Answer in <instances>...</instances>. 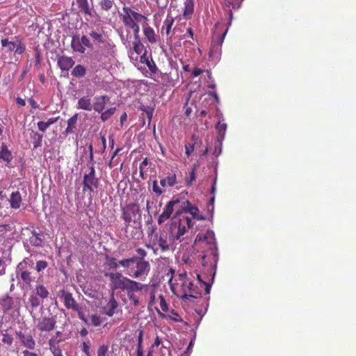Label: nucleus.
I'll return each instance as SVG.
<instances>
[{"label": "nucleus", "mask_w": 356, "mask_h": 356, "mask_svg": "<svg viewBox=\"0 0 356 356\" xmlns=\"http://www.w3.org/2000/svg\"><path fill=\"white\" fill-rule=\"evenodd\" d=\"M222 24H215L209 56H220L221 46L228 31V27H222Z\"/></svg>", "instance_id": "1"}, {"label": "nucleus", "mask_w": 356, "mask_h": 356, "mask_svg": "<svg viewBox=\"0 0 356 356\" xmlns=\"http://www.w3.org/2000/svg\"><path fill=\"white\" fill-rule=\"evenodd\" d=\"M205 242L210 246L211 249V255L212 256V260L214 264L211 265V270H213V268H216V263L218 259L217 255V249L215 243V234L214 232L211 230H207L204 234H199L197 235L195 242Z\"/></svg>", "instance_id": "2"}, {"label": "nucleus", "mask_w": 356, "mask_h": 356, "mask_svg": "<svg viewBox=\"0 0 356 356\" xmlns=\"http://www.w3.org/2000/svg\"><path fill=\"white\" fill-rule=\"evenodd\" d=\"M49 295L47 289L42 284H37L35 288L31 291L29 302L33 309H35L43 302V300Z\"/></svg>", "instance_id": "3"}, {"label": "nucleus", "mask_w": 356, "mask_h": 356, "mask_svg": "<svg viewBox=\"0 0 356 356\" xmlns=\"http://www.w3.org/2000/svg\"><path fill=\"white\" fill-rule=\"evenodd\" d=\"M134 264H136V269H131L128 271L127 274L130 277L138 278L140 280H145L150 271V264L149 261L144 259H138V257H136V260Z\"/></svg>", "instance_id": "4"}, {"label": "nucleus", "mask_w": 356, "mask_h": 356, "mask_svg": "<svg viewBox=\"0 0 356 356\" xmlns=\"http://www.w3.org/2000/svg\"><path fill=\"white\" fill-rule=\"evenodd\" d=\"M17 277L22 282V288L27 291L33 288V284L35 282V276L27 269H24L22 264H20L17 270Z\"/></svg>", "instance_id": "5"}, {"label": "nucleus", "mask_w": 356, "mask_h": 356, "mask_svg": "<svg viewBox=\"0 0 356 356\" xmlns=\"http://www.w3.org/2000/svg\"><path fill=\"white\" fill-rule=\"evenodd\" d=\"M180 280L183 281L181 290L184 293L181 298L188 300L190 298H198L201 297V293L194 286L193 283L186 278L185 275H179Z\"/></svg>", "instance_id": "6"}, {"label": "nucleus", "mask_w": 356, "mask_h": 356, "mask_svg": "<svg viewBox=\"0 0 356 356\" xmlns=\"http://www.w3.org/2000/svg\"><path fill=\"white\" fill-rule=\"evenodd\" d=\"M186 226L188 228H193V226L192 220L188 217H186L184 220H179L177 227L176 223L172 225L171 229L173 241H179V242L183 241V236L186 233Z\"/></svg>", "instance_id": "7"}, {"label": "nucleus", "mask_w": 356, "mask_h": 356, "mask_svg": "<svg viewBox=\"0 0 356 356\" xmlns=\"http://www.w3.org/2000/svg\"><path fill=\"white\" fill-rule=\"evenodd\" d=\"M122 219L127 223L137 222L141 219L140 207L136 204H129L122 210Z\"/></svg>", "instance_id": "8"}, {"label": "nucleus", "mask_w": 356, "mask_h": 356, "mask_svg": "<svg viewBox=\"0 0 356 356\" xmlns=\"http://www.w3.org/2000/svg\"><path fill=\"white\" fill-rule=\"evenodd\" d=\"M108 277L111 282V288L113 290L122 289L125 290L129 278L124 277L120 273H109L106 274Z\"/></svg>", "instance_id": "9"}, {"label": "nucleus", "mask_w": 356, "mask_h": 356, "mask_svg": "<svg viewBox=\"0 0 356 356\" xmlns=\"http://www.w3.org/2000/svg\"><path fill=\"white\" fill-rule=\"evenodd\" d=\"M58 296L62 299L65 306L67 309H72L74 311H79V305L76 303L71 293L62 290L59 291Z\"/></svg>", "instance_id": "10"}, {"label": "nucleus", "mask_w": 356, "mask_h": 356, "mask_svg": "<svg viewBox=\"0 0 356 356\" xmlns=\"http://www.w3.org/2000/svg\"><path fill=\"white\" fill-rule=\"evenodd\" d=\"M56 323L54 317H42L38 319L37 327L42 332H50L55 328Z\"/></svg>", "instance_id": "11"}, {"label": "nucleus", "mask_w": 356, "mask_h": 356, "mask_svg": "<svg viewBox=\"0 0 356 356\" xmlns=\"http://www.w3.org/2000/svg\"><path fill=\"white\" fill-rule=\"evenodd\" d=\"M123 19L124 22H140L145 19V16L139 14L130 8H124Z\"/></svg>", "instance_id": "12"}, {"label": "nucleus", "mask_w": 356, "mask_h": 356, "mask_svg": "<svg viewBox=\"0 0 356 356\" xmlns=\"http://www.w3.org/2000/svg\"><path fill=\"white\" fill-rule=\"evenodd\" d=\"M179 203L178 200H170L165 206L162 213L159 216L158 223L159 225L163 224L167 220H168L174 211V206Z\"/></svg>", "instance_id": "13"}, {"label": "nucleus", "mask_w": 356, "mask_h": 356, "mask_svg": "<svg viewBox=\"0 0 356 356\" xmlns=\"http://www.w3.org/2000/svg\"><path fill=\"white\" fill-rule=\"evenodd\" d=\"M182 210L185 213H188L191 215L193 218L202 220H204V217L200 213L199 209L191 204L189 201H186L182 207Z\"/></svg>", "instance_id": "14"}, {"label": "nucleus", "mask_w": 356, "mask_h": 356, "mask_svg": "<svg viewBox=\"0 0 356 356\" xmlns=\"http://www.w3.org/2000/svg\"><path fill=\"white\" fill-rule=\"evenodd\" d=\"M110 102V98L107 95L96 96L94 98L93 108L96 112L102 113L106 105Z\"/></svg>", "instance_id": "15"}, {"label": "nucleus", "mask_w": 356, "mask_h": 356, "mask_svg": "<svg viewBox=\"0 0 356 356\" xmlns=\"http://www.w3.org/2000/svg\"><path fill=\"white\" fill-rule=\"evenodd\" d=\"M16 334L19 340L25 347L29 349L35 348V342L31 335L25 334L21 332H17Z\"/></svg>", "instance_id": "16"}, {"label": "nucleus", "mask_w": 356, "mask_h": 356, "mask_svg": "<svg viewBox=\"0 0 356 356\" xmlns=\"http://www.w3.org/2000/svg\"><path fill=\"white\" fill-rule=\"evenodd\" d=\"M95 170L93 166L90 167V172L86 174L83 177V185H93L94 188H97L98 186V179L95 176Z\"/></svg>", "instance_id": "17"}, {"label": "nucleus", "mask_w": 356, "mask_h": 356, "mask_svg": "<svg viewBox=\"0 0 356 356\" xmlns=\"http://www.w3.org/2000/svg\"><path fill=\"white\" fill-rule=\"evenodd\" d=\"M74 65V60L66 56H63L58 59V65L62 71L67 72Z\"/></svg>", "instance_id": "18"}, {"label": "nucleus", "mask_w": 356, "mask_h": 356, "mask_svg": "<svg viewBox=\"0 0 356 356\" xmlns=\"http://www.w3.org/2000/svg\"><path fill=\"white\" fill-rule=\"evenodd\" d=\"M77 108L90 111L93 108V104L88 96H83L79 99L77 103Z\"/></svg>", "instance_id": "19"}, {"label": "nucleus", "mask_w": 356, "mask_h": 356, "mask_svg": "<svg viewBox=\"0 0 356 356\" xmlns=\"http://www.w3.org/2000/svg\"><path fill=\"white\" fill-rule=\"evenodd\" d=\"M147 285L146 284H143L129 279L125 290H127V292L130 291L131 293H134V291H141L143 289L147 288Z\"/></svg>", "instance_id": "20"}, {"label": "nucleus", "mask_w": 356, "mask_h": 356, "mask_svg": "<svg viewBox=\"0 0 356 356\" xmlns=\"http://www.w3.org/2000/svg\"><path fill=\"white\" fill-rule=\"evenodd\" d=\"M9 202L13 209H19L21 206L22 195L19 191L13 192L10 196Z\"/></svg>", "instance_id": "21"}, {"label": "nucleus", "mask_w": 356, "mask_h": 356, "mask_svg": "<svg viewBox=\"0 0 356 356\" xmlns=\"http://www.w3.org/2000/svg\"><path fill=\"white\" fill-rule=\"evenodd\" d=\"M117 307L118 302L113 296H112L106 305L104 307V312L108 316H112L115 314Z\"/></svg>", "instance_id": "22"}, {"label": "nucleus", "mask_w": 356, "mask_h": 356, "mask_svg": "<svg viewBox=\"0 0 356 356\" xmlns=\"http://www.w3.org/2000/svg\"><path fill=\"white\" fill-rule=\"evenodd\" d=\"M71 47L74 51L79 52L80 54H83L85 52V48L83 47L80 38L77 35L72 36Z\"/></svg>", "instance_id": "23"}, {"label": "nucleus", "mask_w": 356, "mask_h": 356, "mask_svg": "<svg viewBox=\"0 0 356 356\" xmlns=\"http://www.w3.org/2000/svg\"><path fill=\"white\" fill-rule=\"evenodd\" d=\"M1 43L5 53L13 52L17 47V41H11L8 38L2 39Z\"/></svg>", "instance_id": "24"}, {"label": "nucleus", "mask_w": 356, "mask_h": 356, "mask_svg": "<svg viewBox=\"0 0 356 356\" xmlns=\"http://www.w3.org/2000/svg\"><path fill=\"white\" fill-rule=\"evenodd\" d=\"M77 120H78V114L77 113L74 114L70 119H68L67 127L64 131V134L68 135L69 134L74 132V130L76 128Z\"/></svg>", "instance_id": "25"}, {"label": "nucleus", "mask_w": 356, "mask_h": 356, "mask_svg": "<svg viewBox=\"0 0 356 356\" xmlns=\"http://www.w3.org/2000/svg\"><path fill=\"white\" fill-rule=\"evenodd\" d=\"M194 10L193 0H185L184 2V17L186 20L188 19L190 16L192 15Z\"/></svg>", "instance_id": "26"}, {"label": "nucleus", "mask_w": 356, "mask_h": 356, "mask_svg": "<svg viewBox=\"0 0 356 356\" xmlns=\"http://www.w3.org/2000/svg\"><path fill=\"white\" fill-rule=\"evenodd\" d=\"M62 340L56 339V338L53 339H49V345L51 351L52 352L54 356H63L61 353V350L57 346V344L60 342Z\"/></svg>", "instance_id": "27"}, {"label": "nucleus", "mask_w": 356, "mask_h": 356, "mask_svg": "<svg viewBox=\"0 0 356 356\" xmlns=\"http://www.w3.org/2000/svg\"><path fill=\"white\" fill-rule=\"evenodd\" d=\"M0 159L7 162V163H10L13 159L11 152L8 150L7 146L4 143L1 144Z\"/></svg>", "instance_id": "28"}, {"label": "nucleus", "mask_w": 356, "mask_h": 356, "mask_svg": "<svg viewBox=\"0 0 356 356\" xmlns=\"http://www.w3.org/2000/svg\"><path fill=\"white\" fill-rule=\"evenodd\" d=\"M218 135V142L220 145H222V142L225 138V132L227 130V124L224 122H218L216 127Z\"/></svg>", "instance_id": "29"}, {"label": "nucleus", "mask_w": 356, "mask_h": 356, "mask_svg": "<svg viewBox=\"0 0 356 356\" xmlns=\"http://www.w3.org/2000/svg\"><path fill=\"white\" fill-rule=\"evenodd\" d=\"M13 298L9 296L0 300V307L4 312L9 311L13 307Z\"/></svg>", "instance_id": "30"}, {"label": "nucleus", "mask_w": 356, "mask_h": 356, "mask_svg": "<svg viewBox=\"0 0 356 356\" xmlns=\"http://www.w3.org/2000/svg\"><path fill=\"white\" fill-rule=\"evenodd\" d=\"M59 117L51 118L48 119L47 122L40 121L38 122V128L40 131L44 132L46 129L51 126V124L56 122L58 120Z\"/></svg>", "instance_id": "31"}, {"label": "nucleus", "mask_w": 356, "mask_h": 356, "mask_svg": "<svg viewBox=\"0 0 356 356\" xmlns=\"http://www.w3.org/2000/svg\"><path fill=\"white\" fill-rule=\"evenodd\" d=\"M176 184V175L175 174H170L165 178L160 180V184L165 187L166 184L169 186H173Z\"/></svg>", "instance_id": "32"}, {"label": "nucleus", "mask_w": 356, "mask_h": 356, "mask_svg": "<svg viewBox=\"0 0 356 356\" xmlns=\"http://www.w3.org/2000/svg\"><path fill=\"white\" fill-rule=\"evenodd\" d=\"M30 243L36 247H41L43 244V240L40 235L35 232H32V236L29 238Z\"/></svg>", "instance_id": "33"}, {"label": "nucleus", "mask_w": 356, "mask_h": 356, "mask_svg": "<svg viewBox=\"0 0 356 356\" xmlns=\"http://www.w3.org/2000/svg\"><path fill=\"white\" fill-rule=\"evenodd\" d=\"M86 72V68L83 65H77L74 67L71 74L74 77L81 78L85 76Z\"/></svg>", "instance_id": "34"}, {"label": "nucleus", "mask_w": 356, "mask_h": 356, "mask_svg": "<svg viewBox=\"0 0 356 356\" xmlns=\"http://www.w3.org/2000/svg\"><path fill=\"white\" fill-rule=\"evenodd\" d=\"M140 61H141V63H145L147 65V66L148 67V68L151 71V72L156 73V72L157 70V67L152 59L149 60L148 58H146L145 56H142L140 57Z\"/></svg>", "instance_id": "35"}, {"label": "nucleus", "mask_w": 356, "mask_h": 356, "mask_svg": "<svg viewBox=\"0 0 356 356\" xmlns=\"http://www.w3.org/2000/svg\"><path fill=\"white\" fill-rule=\"evenodd\" d=\"M116 108L111 107L105 111H102V113H99L101 114L100 118L103 122L107 121L115 112Z\"/></svg>", "instance_id": "36"}, {"label": "nucleus", "mask_w": 356, "mask_h": 356, "mask_svg": "<svg viewBox=\"0 0 356 356\" xmlns=\"http://www.w3.org/2000/svg\"><path fill=\"white\" fill-rule=\"evenodd\" d=\"M136 260V257H132L131 258L124 259L119 261V264L124 268H129L132 264H134Z\"/></svg>", "instance_id": "37"}, {"label": "nucleus", "mask_w": 356, "mask_h": 356, "mask_svg": "<svg viewBox=\"0 0 356 356\" xmlns=\"http://www.w3.org/2000/svg\"><path fill=\"white\" fill-rule=\"evenodd\" d=\"M89 321L87 325L98 326L102 323L101 317L96 314H92L88 317Z\"/></svg>", "instance_id": "38"}, {"label": "nucleus", "mask_w": 356, "mask_h": 356, "mask_svg": "<svg viewBox=\"0 0 356 356\" xmlns=\"http://www.w3.org/2000/svg\"><path fill=\"white\" fill-rule=\"evenodd\" d=\"M144 33L150 42H156L155 34L153 29L149 27H145Z\"/></svg>", "instance_id": "39"}, {"label": "nucleus", "mask_w": 356, "mask_h": 356, "mask_svg": "<svg viewBox=\"0 0 356 356\" xmlns=\"http://www.w3.org/2000/svg\"><path fill=\"white\" fill-rule=\"evenodd\" d=\"M113 0H100L99 6L104 10H109L113 7Z\"/></svg>", "instance_id": "40"}, {"label": "nucleus", "mask_w": 356, "mask_h": 356, "mask_svg": "<svg viewBox=\"0 0 356 356\" xmlns=\"http://www.w3.org/2000/svg\"><path fill=\"white\" fill-rule=\"evenodd\" d=\"M107 260V264L108 266L113 269H116L120 266L119 261H117V259L114 257H106Z\"/></svg>", "instance_id": "41"}, {"label": "nucleus", "mask_w": 356, "mask_h": 356, "mask_svg": "<svg viewBox=\"0 0 356 356\" xmlns=\"http://www.w3.org/2000/svg\"><path fill=\"white\" fill-rule=\"evenodd\" d=\"M196 179V175L195 172V168H193V170L190 172L189 176L186 178V183L188 186H192L193 184V182Z\"/></svg>", "instance_id": "42"}, {"label": "nucleus", "mask_w": 356, "mask_h": 356, "mask_svg": "<svg viewBox=\"0 0 356 356\" xmlns=\"http://www.w3.org/2000/svg\"><path fill=\"white\" fill-rule=\"evenodd\" d=\"M17 47L15 49V54L21 55L25 51V45L19 40H17Z\"/></svg>", "instance_id": "43"}, {"label": "nucleus", "mask_w": 356, "mask_h": 356, "mask_svg": "<svg viewBox=\"0 0 356 356\" xmlns=\"http://www.w3.org/2000/svg\"><path fill=\"white\" fill-rule=\"evenodd\" d=\"M34 142H33V147L34 148H38L42 145V141L43 136L42 135L35 133L34 134Z\"/></svg>", "instance_id": "44"}, {"label": "nucleus", "mask_w": 356, "mask_h": 356, "mask_svg": "<svg viewBox=\"0 0 356 356\" xmlns=\"http://www.w3.org/2000/svg\"><path fill=\"white\" fill-rule=\"evenodd\" d=\"M80 40L82 43L83 47H84L85 49H86V47H87V48L92 47V43L90 42L89 38L86 35H83L80 38Z\"/></svg>", "instance_id": "45"}, {"label": "nucleus", "mask_w": 356, "mask_h": 356, "mask_svg": "<svg viewBox=\"0 0 356 356\" xmlns=\"http://www.w3.org/2000/svg\"><path fill=\"white\" fill-rule=\"evenodd\" d=\"M128 297L129 300L133 302L134 306H138L140 305V301L138 298L134 294V293H131L130 291L127 292Z\"/></svg>", "instance_id": "46"}, {"label": "nucleus", "mask_w": 356, "mask_h": 356, "mask_svg": "<svg viewBox=\"0 0 356 356\" xmlns=\"http://www.w3.org/2000/svg\"><path fill=\"white\" fill-rule=\"evenodd\" d=\"M108 347L106 345L101 346L97 350V356H108Z\"/></svg>", "instance_id": "47"}, {"label": "nucleus", "mask_w": 356, "mask_h": 356, "mask_svg": "<svg viewBox=\"0 0 356 356\" xmlns=\"http://www.w3.org/2000/svg\"><path fill=\"white\" fill-rule=\"evenodd\" d=\"M89 35L95 41L98 42H102V35L100 33L92 31L90 32Z\"/></svg>", "instance_id": "48"}, {"label": "nucleus", "mask_w": 356, "mask_h": 356, "mask_svg": "<svg viewBox=\"0 0 356 356\" xmlns=\"http://www.w3.org/2000/svg\"><path fill=\"white\" fill-rule=\"evenodd\" d=\"M47 266V262L43 260H40L37 261L36 266H35V270L38 272H40L41 270L46 268Z\"/></svg>", "instance_id": "49"}, {"label": "nucleus", "mask_w": 356, "mask_h": 356, "mask_svg": "<svg viewBox=\"0 0 356 356\" xmlns=\"http://www.w3.org/2000/svg\"><path fill=\"white\" fill-rule=\"evenodd\" d=\"M197 279H198L199 282L200 283H202L205 286V292H206V293L209 294L210 293V291H211V284L209 283V282H207L203 281L201 279V276L200 275H197Z\"/></svg>", "instance_id": "50"}, {"label": "nucleus", "mask_w": 356, "mask_h": 356, "mask_svg": "<svg viewBox=\"0 0 356 356\" xmlns=\"http://www.w3.org/2000/svg\"><path fill=\"white\" fill-rule=\"evenodd\" d=\"M216 181H217V178L216 177L213 180V185L211 186V193L213 194V196L211 197V200H210V202H211V207H212V210L213 209V202H214V199H215V192H216Z\"/></svg>", "instance_id": "51"}, {"label": "nucleus", "mask_w": 356, "mask_h": 356, "mask_svg": "<svg viewBox=\"0 0 356 356\" xmlns=\"http://www.w3.org/2000/svg\"><path fill=\"white\" fill-rule=\"evenodd\" d=\"M77 3L82 9L88 10L89 9V5L87 0H76Z\"/></svg>", "instance_id": "52"}, {"label": "nucleus", "mask_w": 356, "mask_h": 356, "mask_svg": "<svg viewBox=\"0 0 356 356\" xmlns=\"http://www.w3.org/2000/svg\"><path fill=\"white\" fill-rule=\"evenodd\" d=\"M173 24H168L166 29H165V33L167 35H172L175 33V31H177V27L175 26L173 30H171L172 25Z\"/></svg>", "instance_id": "53"}, {"label": "nucleus", "mask_w": 356, "mask_h": 356, "mask_svg": "<svg viewBox=\"0 0 356 356\" xmlns=\"http://www.w3.org/2000/svg\"><path fill=\"white\" fill-rule=\"evenodd\" d=\"M152 190L154 193H156L158 195H160L163 193L162 189L157 185V181H154Z\"/></svg>", "instance_id": "54"}, {"label": "nucleus", "mask_w": 356, "mask_h": 356, "mask_svg": "<svg viewBox=\"0 0 356 356\" xmlns=\"http://www.w3.org/2000/svg\"><path fill=\"white\" fill-rule=\"evenodd\" d=\"M10 230V227L8 224L0 225V236L6 234Z\"/></svg>", "instance_id": "55"}, {"label": "nucleus", "mask_w": 356, "mask_h": 356, "mask_svg": "<svg viewBox=\"0 0 356 356\" xmlns=\"http://www.w3.org/2000/svg\"><path fill=\"white\" fill-rule=\"evenodd\" d=\"M78 312V316L79 318L82 320L86 324L88 323V322L89 321V319H88V317H86L84 314L83 313V312L81 311V307L79 306V311H76Z\"/></svg>", "instance_id": "56"}, {"label": "nucleus", "mask_w": 356, "mask_h": 356, "mask_svg": "<svg viewBox=\"0 0 356 356\" xmlns=\"http://www.w3.org/2000/svg\"><path fill=\"white\" fill-rule=\"evenodd\" d=\"M136 252L139 255L138 259H144L147 256V252L143 248H139L136 250Z\"/></svg>", "instance_id": "57"}, {"label": "nucleus", "mask_w": 356, "mask_h": 356, "mask_svg": "<svg viewBox=\"0 0 356 356\" xmlns=\"http://www.w3.org/2000/svg\"><path fill=\"white\" fill-rule=\"evenodd\" d=\"M134 51L138 54H140L142 53L143 50V45L140 44V42L134 43Z\"/></svg>", "instance_id": "58"}, {"label": "nucleus", "mask_w": 356, "mask_h": 356, "mask_svg": "<svg viewBox=\"0 0 356 356\" xmlns=\"http://www.w3.org/2000/svg\"><path fill=\"white\" fill-rule=\"evenodd\" d=\"M185 149H186V154L188 156L191 155V154L193 152L194 150V147L193 145H186L185 147Z\"/></svg>", "instance_id": "59"}, {"label": "nucleus", "mask_w": 356, "mask_h": 356, "mask_svg": "<svg viewBox=\"0 0 356 356\" xmlns=\"http://www.w3.org/2000/svg\"><path fill=\"white\" fill-rule=\"evenodd\" d=\"M29 102L31 106L33 108H39V104L37 103V102L34 99L30 98L29 99Z\"/></svg>", "instance_id": "60"}, {"label": "nucleus", "mask_w": 356, "mask_h": 356, "mask_svg": "<svg viewBox=\"0 0 356 356\" xmlns=\"http://www.w3.org/2000/svg\"><path fill=\"white\" fill-rule=\"evenodd\" d=\"M160 306L163 311H167V309H168L167 304L163 297H161Z\"/></svg>", "instance_id": "61"}, {"label": "nucleus", "mask_w": 356, "mask_h": 356, "mask_svg": "<svg viewBox=\"0 0 356 356\" xmlns=\"http://www.w3.org/2000/svg\"><path fill=\"white\" fill-rule=\"evenodd\" d=\"M90 346L86 343H83V351L88 355L89 356V354H90Z\"/></svg>", "instance_id": "62"}, {"label": "nucleus", "mask_w": 356, "mask_h": 356, "mask_svg": "<svg viewBox=\"0 0 356 356\" xmlns=\"http://www.w3.org/2000/svg\"><path fill=\"white\" fill-rule=\"evenodd\" d=\"M202 72V70L200 68H195L194 70L192 72V75L193 76H197L200 74H201Z\"/></svg>", "instance_id": "63"}, {"label": "nucleus", "mask_w": 356, "mask_h": 356, "mask_svg": "<svg viewBox=\"0 0 356 356\" xmlns=\"http://www.w3.org/2000/svg\"><path fill=\"white\" fill-rule=\"evenodd\" d=\"M22 354L24 356H38V355H37L36 353L26 350H24L22 352Z\"/></svg>", "instance_id": "64"}]
</instances>
